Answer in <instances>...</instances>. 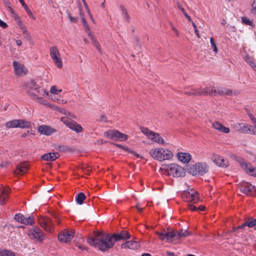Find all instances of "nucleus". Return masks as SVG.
Instances as JSON below:
<instances>
[{
	"label": "nucleus",
	"instance_id": "4d7b16f0",
	"mask_svg": "<svg viewBox=\"0 0 256 256\" xmlns=\"http://www.w3.org/2000/svg\"><path fill=\"white\" fill-rule=\"evenodd\" d=\"M0 26L4 28H7L8 24L6 22L0 20Z\"/></svg>",
	"mask_w": 256,
	"mask_h": 256
},
{
	"label": "nucleus",
	"instance_id": "37998d69",
	"mask_svg": "<svg viewBox=\"0 0 256 256\" xmlns=\"http://www.w3.org/2000/svg\"><path fill=\"white\" fill-rule=\"evenodd\" d=\"M242 22L244 24H245L252 26L253 25V22L252 20H250V19L246 18V17L242 18Z\"/></svg>",
	"mask_w": 256,
	"mask_h": 256
},
{
	"label": "nucleus",
	"instance_id": "a211bd4d",
	"mask_svg": "<svg viewBox=\"0 0 256 256\" xmlns=\"http://www.w3.org/2000/svg\"><path fill=\"white\" fill-rule=\"evenodd\" d=\"M14 68V73L18 76H22L26 74L28 72V70L24 66L16 62H13Z\"/></svg>",
	"mask_w": 256,
	"mask_h": 256
},
{
	"label": "nucleus",
	"instance_id": "6e6552de",
	"mask_svg": "<svg viewBox=\"0 0 256 256\" xmlns=\"http://www.w3.org/2000/svg\"><path fill=\"white\" fill-rule=\"evenodd\" d=\"M104 136L112 140L120 142L126 141L128 138V136L122 133L117 130H110L104 132Z\"/></svg>",
	"mask_w": 256,
	"mask_h": 256
},
{
	"label": "nucleus",
	"instance_id": "338daca9",
	"mask_svg": "<svg viewBox=\"0 0 256 256\" xmlns=\"http://www.w3.org/2000/svg\"><path fill=\"white\" fill-rule=\"evenodd\" d=\"M68 19L71 22H75L76 20V18H74L70 15L68 16Z\"/></svg>",
	"mask_w": 256,
	"mask_h": 256
},
{
	"label": "nucleus",
	"instance_id": "aec40b11",
	"mask_svg": "<svg viewBox=\"0 0 256 256\" xmlns=\"http://www.w3.org/2000/svg\"><path fill=\"white\" fill-rule=\"evenodd\" d=\"M178 160L182 164H188L192 159V156L188 152H178L176 154Z\"/></svg>",
	"mask_w": 256,
	"mask_h": 256
},
{
	"label": "nucleus",
	"instance_id": "4468645a",
	"mask_svg": "<svg viewBox=\"0 0 256 256\" xmlns=\"http://www.w3.org/2000/svg\"><path fill=\"white\" fill-rule=\"evenodd\" d=\"M50 54L51 58L58 68H62V63L60 54L56 46H52L50 50Z\"/></svg>",
	"mask_w": 256,
	"mask_h": 256
},
{
	"label": "nucleus",
	"instance_id": "c03bdc74",
	"mask_svg": "<svg viewBox=\"0 0 256 256\" xmlns=\"http://www.w3.org/2000/svg\"><path fill=\"white\" fill-rule=\"evenodd\" d=\"M121 10H122V14L124 18L126 20V21L128 22L130 20V16L128 14V12H127L126 9L124 7L122 6Z\"/></svg>",
	"mask_w": 256,
	"mask_h": 256
},
{
	"label": "nucleus",
	"instance_id": "7c9ffc66",
	"mask_svg": "<svg viewBox=\"0 0 256 256\" xmlns=\"http://www.w3.org/2000/svg\"><path fill=\"white\" fill-rule=\"evenodd\" d=\"M166 241L168 242H172V238H176V233L174 230H170L166 232Z\"/></svg>",
	"mask_w": 256,
	"mask_h": 256
},
{
	"label": "nucleus",
	"instance_id": "8fccbe9b",
	"mask_svg": "<svg viewBox=\"0 0 256 256\" xmlns=\"http://www.w3.org/2000/svg\"><path fill=\"white\" fill-rule=\"evenodd\" d=\"M246 62L250 65V66L253 68L256 71V64L254 61L250 60L249 58L246 59Z\"/></svg>",
	"mask_w": 256,
	"mask_h": 256
},
{
	"label": "nucleus",
	"instance_id": "a878e982",
	"mask_svg": "<svg viewBox=\"0 0 256 256\" xmlns=\"http://www.w3.org/2000/svg\"><path fill=\"white\" fill-rule=\"evenodd\" d=\"M112 236L114 238V242L116 240H125L130 238V234L126 230H124L119 234L112 235Z\"/></svg>",
	"mask_w": 256,
	"mask_h": 256
},
{
	"label": "nucleus",
	"instance_id": "9b49d317",
	"mask_svg": "<svg viewBox=\"0 0 256 256\" xmlns=\"http://www.w3.org/2000/svg\"><path fill=\"white\" fill-rule=\"evenodd\" d=\"M60 120L69 128L76 133L81 132L83 130L82 126L80 124L67 117H62Z\"/></svg>",
	"mask_w": 256,
	"mask_h": 256
},
{
	"label": "nucleus",
	"instance_id": "2f4dec72",
	"mask_svg": "<svg viewBox=\"0 0 256 256\" xmlns=\"http://www.w3.org/2000/svg\"><path fill=\"white\" fill-rule=\"evenodd\" d=\"M213 88H206L202 90L200 89V96L212 95Z\"/></svg>",
	"mask_w": 256,
	"mask_h": 256
},
{
	"label": "nucleus",
	"instance_id": "bb28decb",
	"mask_svg": "<svg viewBox=\"0 0 256 256\" xmlns=\"http://www.w3.org/2000/svg\"><path fill=\"white\" fill-rule=\"evenodd\" d=\"M212 127L220 131V132L224 133V134H228L230 132V130L228 128L226 127L223 124H222L220 122H214L212 124Z\"/></svg>",
	"mask_w": 256,
	"mask_h": 256
},
{
	"label": "nucleus",
	"instance_id": "72a5a7b5",
	"mask_svg": "<svg viewBox=\"0 0 256 256\" xmlns=\"http://www.w3.org/2000/svg\"><path fill=\"white\" fill-rule=\"evenodd\" d=\"M185 94L188 96H200V88L191 89L190 90L186 91Z\"/></svg>",
	"mask_w": 256,
	"mask_h": 256
},
{
	"label": "nucleus",
	"instance_id": "bf43d9fd",
	"mask_svg": "<svg viewBox=\"0 0 256 256\" xmlns=\"http://www.w3.org/2000/svg\"><path fill=\"white\" fill-rule=\"evenodd\" d=\"M188 208L192 211L198 210V208L192 204L188 205Z\"/></svg>",
	"mask_w": 256,
	"mask_h": 256
},
{
	"label": "nucleus",
	"instance_id": "39448f33",
	"mask_svg": "<svg viewBox=\"0 0 256 256\" xmlns=\"http://www.w3.org/2000/svg\"><path fill=\"white\" fill-rule=\"evenodd\" d=\"M26 87L28 93L31 96L36 97L45 96L50 97V94L43 88L38 86L34 81L29 82Z\"/></svg>",
	"mask_w": 256,
	"mask_h": 256
},
{
	"label": "nucleus",
	"instance_id": "13d9d810",
	"mask_svg": "<svg viewBox=\"0 0 256 256\" xmlns=\"http://www.w3.org/2000/svg\"><path fill=\"white\" fill-rule=\"evenodd\" d=\"M116 146L120 148H121L122 149H123L125 151H128L129 150V148H126V147H124V146H123L121 145V144H116Z\"/></svg>",
	"mask_w": 256,
	"mask_h": 256
},
{
	"label": "nucleus",
	"instance_id": "6e6d98bb",
	"mask_svg": "<svg viewBox=\"0 0 256 256\" xmlns=\"http://www.w3.org/2000/svg\"><path fill=\"white\" fill-rule=\"evenodd\" d=\"M128 152L131 153L134 156H136L137 158H142V157L138 154H137L136 152L134 151H133L132 150H130L129 149V150L128 151Z\"/></svg>",
	"mask_w": 256,
	"mask_h": 256
},
{
	"label": "nucleus",
	"instance_id": "dca6fc26",
	"mask_svg": "<svg viewBox=\"0 0 256 256\" xmlns=\"http://www.w3.org/2000/svg\"><path fill=\"white\" fill-rule=\"evenodd\" d=\"M38 220L40 224L46 231L50 232H52L54 229V226L52 220L50 218L40 216L38 218Z\"/></svg>",
	"mask_w": 256,
	"mask_h": 256
},
{
	"label": "nucleus",
	"instance_id": "58836bf2",
	"mask_svg": "<svg viewBox=\"0 0 256 256\" xmlns=\"http://www.w3.org/2000/svg\"><path fill=\"white\" fill-rule=\"evenodd\" d=\"M0 256H16L15 254L10 250L3 249Z\"/></svg>",
	"mask_w": 256,
	"mask_h": 256
},
{
	"label": "nucleus",
	"instance_id": "de8ad7c7",
	"mask_svg": "<svg viewBox=\"0 0 256 256\" xmlns=\"http://www.w3.org/2000/svg\"><path fill=\"white\" fill-rule=\"evenodd\" d=\"M121 10H122V14L124 18L126 20V21L128 22L130 20V16L128 14V12H127L126 9L124 7L122 6Z\"/></svg>",
	"mask_w": 256,
	"mask_h": 256
},
{
	"label": "nucleus",
	"instance_id": "4be33fe9",
	"mask_svg": "<svg viewBox=\"0 0 256 256\" xmlns=\"http://www.w3.org/2000/svg\"><path fill=\"white\" fill-rule=\"evenodd\" d=\"M212 159L214 162L218 166L224 167L228 165L227 160L220 156L218 154H213Z\"/></svg>",
	"mask_w": 256,
	"mask_h": 256
},
{
	"label": "nucleus",
	"instance_id": "423d86ee",
	"mask_svg": "<svg viewBox=\"0 0 256 256\" xmlns=\"http://www.w3.org/2000/svg\"><path fill=\"white\" fill-rule=\"evenodd\" d=\"M140 131L148 139L151 140L152 142L159 145L165 144V140L160 134L152 131L144 127L140 128Z\"/></svg>",
	"mask_w": 256,
	"mask_h": 256
},
{
	"label": "nucleus",
	"instance_id": "49530a36",
	"mask_svg": "<svg viewBox=\"0 0 256 256\" xmlns=\"http://www.w3.org/2000/svg\"><path fill=\"white\" fill-rule=\"evenodd\" d=\"M121 10H122V14L124 18L126 20V21L128 22L130 20V16L128 14V12H127L126 9L124 7L122 6Z\"/></svg>",
	"mask_w": 256,
	"mask_h": 256
},
{
	"label": "nucleus",
	"instance_id": "9d476101",
	"mask_svg": "<svg viewBox=\"0 0 256 256\" xmlns=\"http://www.w3.org/2000/svg\"><path fill=\"white\" fill-rule=\"evenodd\" d=\"M30 122L24 120H13L5 124L6 128H26L30 126Z\"/></svg>",
	"mask_w": 256,
	"mask_h": 256
},
{
	"label": "nucleus",
	"instance_id": "c756f323",
	"mask_svg": "<svg viewBox=\"0 0 256 256\" xmlns=\"http://www.w3.org/2000/svg\"><path fill=\"white\" fill-rule=\"evenodd\" d=\"M59 154L58 152H50L43 155L42 159L46 161H53L58 158Z\"/></svg>",
	"mask_w": 256,
	"mask_h": 256
},
{
	"label": "nucleus",
	"instance_id": "c85d7f7f",
	"mask_svg": "<svg viewBox=\"0 0 256 256\" xmlns=\"http://www.w3.org/2000/svg\"><path fill=\"white\" fill-rule=\"evenodd\" d=\"M28 169V164L26 162H23L17 166L14 173L16 175L22 174L25 172Z\"/></svg>",
	"mask_w": 256,
	"mask_h": 256
},
{
	"label": "nucleus",
	"instance_id": "cd10ccee",
	"mask_svg": "<svg viewBox=\"0 0 256 256\" xmlns=\"http://www.w3.org/2000/svg\"><path fill=\"white\" fill-rule=\"evenodd\" d=\"M232 94V92L230 90L222 88H213L212 95H230Z\"/></svg>",
	"mask_w": 256,
	"mask_h": 256
},
{
	"label": "nucleus",
	"instance_id": "3c124183",
	"mask_svg": "<svg viewBox=\"0 0 256 256\" xmlns=\"http://www.w3.org/2000/svg\"><path fill=\"white\" fill-rule=\"evenodd\" d=\"M251 12L254 14H256V0H254L251 5Z\"/></svg>",
	"mask_w": 256,
	"mask_h": 256
},
{
	"label": "nucleus",
	"instance_id": "ddd939ff",
	"mask_svg": "<svg viewBox=\"0 0 256 256\" xmlns=\"http://www.w3.org/2000/svg\"><path fill=\"white\" fill-rule=\"evenodd\" d=\"M74 234L75 230L73 229L64 230L58 235V240L61 242H68L72 239Z\"/></svg>",
	"mask_w": 256,
	"mask_h": 256
},
{
	"label": "nucleus",
	"instance_id": "20e7f679",
	"mask_svg": "<svg viewBox=\"0 0 256 256\" xmlns=\"http://www.w3.org/2000/svg\"><path fill=\"white\" fill-rule=\"evenodd\" d=\"M78 10H79V14L80 16V18L82 20V26L84 27V29L86 32H87L88 36L90 37L91 40L92 42L93 45L96 48V49L98 50H100V46L98 42L95 38L94 34H92L90 31L88 24L84 18V12L82 10V5L80 2H78Z\"/></svg>",
	"mask_w": 256,
	"mask_h": 256
},
{
	"label": "nucleus",
	"instance_id": "a19ab883",
	"mask_svg": "<svg viewBox=\"0 0 256 256\" xmlns=\"http://www.w3.org/2000/svg\"><path fill=\"white\" fill-rule=\"evenodd\" d=\"M156 234H158L159 236L160 239L162 240H166V232L164 231L162 232H156Z\"/></svg>",
	"mask_w": 256,
	"mask_h": 256
},
{
	"label": "nucleus",
	"instance_id": "052dcab7",
	"mask_svg": "<svg viewBox=\"0 0 256 256\" xmlns=\"http://www.w3.org/2000/svg\"><path fill=\"white\" fill-rule=\"evenodd\" d=\"M172 30L174 32V33L177 36H178L179 32L178 30L173 26H172Z\"/></svg>",
	"mask_w": 256,
	"mask_h": 256
},
{
	"label": "nucleus",
	"instance_id": "69168bd1",
	"mask_svg": "<svg viewBox=\"0 0 256 256\" xmlns=\"http://www.w3.org/2000/svg\"><path fill=\"white\" fill-rule=\"evenodd\" d=\"M184 16L186 17V18L188 20L189 22H192V21L190 17L187 14V13L186 12H184Z\"/></svg>",
	"mask_w": 256,
	"mask_h": 256
},
{
	"label": "nucleus",
	"instance_id": "f8f14e48",
	"mask_svg": "<svg viewBox=\"0 0 256 256\" xmlns=\"http://www.w3.org/2000/svg\"><path fill=\"white\" fill-rule=\"evenodd\" d=\"M28 235L30 239L38 241H42L44 238V232L39 228L36 226H34L28 230Z\"/></svg>",
	"mask_w": 256,
	"mask_h": 256
},
{
	"label": "nucleus",
	"instance_id": "864d4df0",
	"mask_svg": "<svg viewBox=\"0 0 256 256\" xmlns=\"http://www.w3.org/2000/svg\"><path fill=\"white\" fill-rule=\"evenodd\" d=\"M48 98H50L52 100L57 102H58L60 100V98H58V95L54 96H50V97H48Z\"/></svg>",
	"mask_w": 256,
	"mask_h": 256
},
{
	"label": "nucleus",
	"instance_id": "1a4fd4ad",
	"mask_svg": "<svg viewBox=\"0 0 256 256\" xmlns=\"http://www.w3.org/2000/svg\"><path fill=\"white\" fill-rule=\"evenodd\" d=\"M182 198L185 202L194 204L197 202L199 200L197 192L192 188L184 191L182 194Z\"/></svg>",
	"mask_w": 256,
	"mask_h": 256
},
{
	"label": "nucleus",
	"instance_id": "f03ea898",
	"mask_svg": "<svg viewBox=\"0 0 256 256\" xmlns=\"http://www.w3.org/2000/svg\"><path fill=\"white\" fill-rule=\"evenodd\" d=\"M149 154L154 160L160 162L172 160L174 156L172 150L162 147L151 148L150 150Z\"/></svg>",
	"mask_w": 256,
	"mask_h": 256
},
{
	"label": "nucleus",
	"instance_id": "f3484780",
	"mask_svg": "<svg viewBox=\"0 0 256 256\" xmlns=\"http://www.w3.org/2000/svg\"><path fill=\"white\" fill-rule=\"evenodd\" d=\"M38 132L40 134L49 136L55 133L56 130L50 126L42 124L38 126Z\"/></svg>",
	"mask_w": 256,
	"mask_h": 256
},
{
	"label": "nucleus",
	"instance_id": "4c0bfd02",
	"mask_svg": "<svg viewBox=\"0 0 256 256\" xmlns=\"http://www.w3.org/2000/svg\"><path fill=\"white\" fill-rule=\"evenodd\" d=\"M18 22L20 23V25L18 26L21 30L23 34H26L27 36H30V33L27 30L26 26L23 23H20V22Z\"/></svg>",
	"mask_w": 256,
	"mask_h": 256
},
{
	"label": "nucleus",
	"instance_id": "f704fd0d",
	"mask_svg": "<svg viewBox=\"0 0 256 256\" xmlns=\"http://www.w3.org/2000/svg\"><path fill=\"white\" fill-rule=\"evenodd\" d=\"M176 238H184L191 234L190 232L188 230H184V232H176Z\"/></svg>",
	"mask_w": 256,
	"mask_h": 256
},
{
	"label": "nucleus",
	"instance_id": "7ed1b4c3",
	"mask_svg": "<svg viewBox=\"0 0 256 256\" xmlns=\"http://www.w3.org/2000/svg\"><path fill=\"white\" fill-rule=\"evenodd\" d=\"M160 170L162 174L175 178L184 177L186 175L184 168L176 163L164 164Z\"/></svg>",
	"mask_w": 256,
	"mask_h": 256
},
{
	"label": "nucleus",
	"instance_id": "09e8293b",
	"mask_svg": "<svg viewBox=\"0 0 256 256\" xmlns=\"http://www.w3.org/2000/svg\"><path fill=\"white\" fill-rule=\"evenodd\" d=\"M210 43L212 47L213 48L214 52L215 53H217L218 52L217 47H216V46L212 38H210Z\"/></svg>",
	"mask_w": 256,
	"mask_h": 256
},
{
	"label": "nucleus",
	"instance_id": "79ce46f5",
	"mask_svg": "<svg viewBox=\"0 0 256 256\" xmlns=\"http://www.w3.org/2000/svg\"><path fill=\"white\" fill-rule=\"evenodd\" d=\"M50 108L51 109H52L53 110L58 111L62 114L63 112H65L64 108H61L54 104H52L51 106H50Z\"/></svg>",
	"mask_w": 256,
	"mask_h": 256
},
{
	"label": "nucleus",
	"instance_id": "5fc2aeb1",
	"mask_svg": "<svg viewBox=\"0 0 256 256\" xmlns=\"http://www.w3.org/2000/svg\"><path fill=\"white\" fill-rule=\"evenodd\" d=\"M14 18L15 20L16 21V24H18V26L20 25V23L18 22H19L20 23H22V21L20 20V17L18 15L14 14Z\"/></svg>",
	"mask_w": 256,
	"mask_h": 256
},
{
	"label": "nucleus",
	"instance_id": "f257e3e1",
	"mask_svg": "<svg viewBox=\"0 0 256 256\" xmlns=\"http://www.w3.org/2000/svg\"><path fill=\"white\" fill-rule=\"evenodd\" d=\"M87 242L95 248L102 252L108 250L114 244V238L112 236L104 233H98L94 237H89Z\"/></svg>",
	"mask_w": 256,
	"mask_h": 256
},
{
	"label": "nucleus",
	"instance_id": "ea45409f",
	"mask_svg": "<svg viewBox=\"0 0 256 256\" xmlns=\"http://www.w3.org/2000/svg\"><path fill=\"white\" fill-rule=\"evenodd\" d=\"M42 96H38L37 97L38 102L43 104V105H44L45 106H46L47 107L50 108L52 104H50V103L48 102L46 100L42 99Z\"/></svg>",
	"mask_w": 256,
	"mask_h": 256
},
{
	"label": "nucleus",
	"instance_id": "0eeeda50",
	"mask_svg": "<svg viewBox=\"0 0 256 256\" xmlns=\"http://www.w3.org/2000/svg\"><path fill=\"white\" fill-rule=\"evenodd\" d=\"M189 170L193 176H202L208 172V166L206 162H198L190 165Z\"/></svg>",
	"mask_w": 256,
	"mask_h": 256
},
{
	"label": "nucleus",
	"instance_id": "6ab92c4d",
	"mask_svg": "<svg viewBox=\"0 0 256 256\" xmlns=\"http://www.w3.org/2000/svg\"><path fill=\"white\" fill-rule=\"evenodd\" d=\"M14 219L18 222L26 225H32L34 223V218L32 216L28 218H24L20 214H17L14 216Z\"/></svg>",
	"mask_w": 256,
	"mask_h": 256
},
{
	"label": "nucleus",
	"instance_id": "2eb2a0df",
	"mask_svg": "<svg viewBox=\"0 0 256 256\" xmlns=\"http://www.w3.org/2000/svg\"><path fill=\"white\" fill-rule=\"evenodd\" d=\"M241 191L249 196H254L256 194V188L247 182H243L240 185Z\"/></svg>",
	"mask_w": 256,
	"mask_h": 256
},
{
	"label": "nucleus",
	"instance_id": "0e129e2a",
	"mask_svg": "<svg viewBox=\"0 0 256 256\" xmlns=\"http://www.w3.org/2000/svg\"><path fill=\"white\" fill-rule=\"evenodd\" d=\"M28 16L31 18L32 20H34L36 19L35 16L33 14L32 11L28 13Z\"/></svg>",
	"mask_w": 256,
	"mask_h": 256
},
{
	"label": "nucleus",
	"instance_id": "473e14b6",
	"mask_svg": "<svg viewBox=\"0 0 256 256\" xmlns=\"http://www.w3.org/2000/svg\"><path fill=\"white\" fill-rule=\"evenodd\" d=\"M62 91V89L58 88L56 86H52L50 87V92L52 96L58 95Z\"/></svg>",
	"mask_w": 256,
	"mask_h": 256
},
{
	"label": "nucleus",
	"instance_id": "e433bc0d",
	"mask_svg": "<svg viewBox=\"0 0 256 256\" xmlns=\"http://www.w3.org/2000/svg\"><path fill=\"white\" fill-rule=\"evenodd\" d=\"M85 198V195L83 193L80 192L76 197V201L79 204H82Z\"/></svg>",
	"mask_w": 256,
	"mask_h": 256
},
{
	"label": "nucleus",
	"instance_id": "5701e85b",
	"mask_svg": "<svg viewBox=\"0 0 256 256\" xmlns=\"http://www.w3.org/2000/svg\"><path fill=\"white\" fill-rule=\"evenodd\" d=\"M241 167L246 173L256 177V168H254L250 164L244 162L241 164Z\"/></svg>",
	"mask_w": 256,
	"mask_h": 256
},
{
	"label": "nucleus",
	"instance_id": "a18cd8bd",
	"mask_svg": "<svg viewBox=\"0 0 256 256\" xmlns=\"http://www.w3.org/2000/svg\"><path fill=\"white\" fill-rule=\"evenodd\" d=\"M121 10H122V14L124 18L126 20V21L128 22L130 20V16L128 14V12H127L126 9L124 7L122 6Z\"/></svg>",
	"mask_w": 256,
	"mask_h": 256
},
{
	"label": "nucleus",
	"instance_id": "603ef678",
	"mask_svg": "<svg viewBox=\"0 0 256 256\" xmlns=\"http://www.w3.org/2000/svg\"><path fill=\"white\" fill-rule=\"evenodd\" d=\"M256 225V219H254L250 221L247 222V226L249 228H252Z\"/></svg>",
	"mask_w": 256,
	"mask_h": 256
},
{
	"label": "nucleus",
	"instance_id": "393cba45",
	"mask_svg": "<svg viewBox=\"0 0 256 256\" xmlns=\"http://www.w3.org/2000/svg\"><path fill=\"white\" fill-rule=\"evenodd\" d=\"M121 247L122 248L136 250L140 247V244L138 241L130 240L122 244Z\"/></svg>",
	"mask_w": 256,
	"mask_h": 256
},
{
	"label": "nucleus",
	"instance_id": "774afa93",
	"mask_svg": "<svg viewBox=\"0 0 256 256\" xmlns=\"http://www.w3.org/2000/svg\"><path fill=\"white\" fill-rule=\"evenodd\" d=\"M177 6L178 8L182 12L183 14L186 12L184 8L180 4H178Z\"/></svg>",
	"mask_w": 256,
	"mask_h": 256
},
{
	"label": "nucleus",
	"instance_id": "680f3d73",
	"mask_svg": "<svg viewBox=\"0 0 256 256\" xmlns=\"http://www.w3.org/2000/svg\"><path fill=\"white\" fill-rule=\"evenodd\" d=\"M76 246L77 247H78L80 249V250H86V248L85 247L83 246H82V245H81V244H78L76 243Z\"/></svg>",
	"mask_w": 256,
	"mask_h": 256
},
{
	"label": "nucleus",
	"instance_id": "412c9836",
	"mask_svg": "<svg viewBox=\"0 0 256 256\" xmlns=\"http://www.w3.org/2000/svg\"><path fill=\"white\" fill-rule=\"evenodd\" d=\"M252 126L246 123H237L234 124V128L244 133H250Z\"/></svg>",
	"mask_w": 256,
	"mask_h": 256
},
{
	"label": "nucleus",
	"instance_id": "b1692460",
	"mask_svg": "<svg viewBox=\"0 0 256 256\" xmlns=\"http://www.w3.org/2000/svg\"><path fill=\"white\" fill-rule=\"evenodd\" d=\"M10 189L8 188L2 187L0 188V204L3 205L8 198Z\"/></svg>",
	"mask_w": 256,
	"mask_h": 256
},
{
	"label": "nucleus",
	"instance_id": "e2e57ef3",
	"mask_svg": "<svg viewBox=\"0 0 256 256\" xmlns=\"http://www.w3.org/2000/svg\"><path fill=\"white\" fill-rule=\"evenodd\" d=\"M62 114H64L65 115L69 116L74 118H75V117L73 115H72L70 112H68V111L66 110H65V112H63Z\"/></svg>",
	"mask_w": 256,
	"mask_h": 256
},
{
	"label": "nucleus",
	"instance_id": "c9c22d12",
	"mask_svg": "<svg viewBox=\"0 0 256 256\" xmlns=\"http://www.w3.org/2000/svg\"><path fill=\"white\" fill-rule=\"evenodd\" d=\"M82 3H83V4L84 5V6L86 10V12H88L89 16H90V19L93 22H95L94 20V18H93L92 15L91 14L90 10L89 8H88V5L86 0H82Z\"/></svg>",
	"mask_w": 256,
	"mask_h": 256
}]
</instances>
